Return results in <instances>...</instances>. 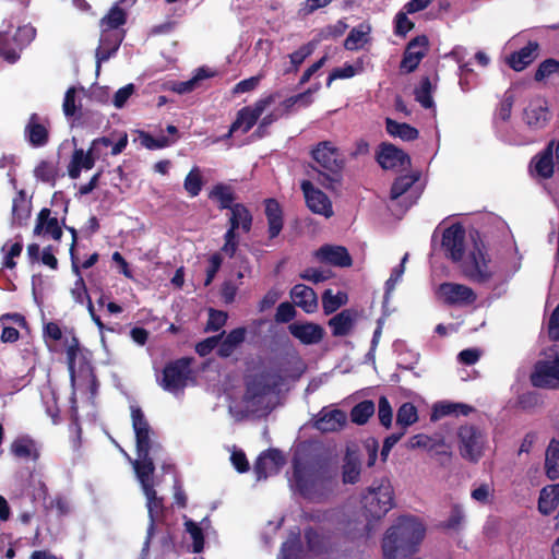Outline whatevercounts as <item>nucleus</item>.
<instances>
[{
    "label": "nucleus",
    "mask_w": 559,
    "mask_h": 559,
    "mask_svg": "<svg viewBox=\"0 0 559 559\" xmlns=\"http://www.w3.org/2000/svg\"><path fill=\"white\" fill-rule=\"evenodd\" d=\"M275 100L274 95L260 98L252 106H245L237 112L236 120L231 123L228 132L224 135V139H229L234 132L238 129H242V133H247L258 122L261 115L264 112L266 107L273 104Z\"/></svg>",
    "instance_id": "10"
},
{
    "label": "nucleus",
    "mask_w": 559,
    "mask_h": 559,
    "mask_svg": "<svg viewBox=\"0 0 559 559\" xmlns=\"http://www.w3.org/2000/svg\"><path fill=\"white\" fill-rule=\"evenodd\" d=\"M460 455L472 463H477L484 455L488 440L486 433L474 425H463L457 429Z\"/></svg>",
    "instance_id": "7"
},
{
    "label": "nucleus",
    "mask_w": 559,
    "mask_h": 559,
    "mask_svg": "<svg viewBox=\"0 0 559 559\" xmlns=\"http://www.w3.org/2000/svg\"><path fill=\"white\" fill-rule=\"evenodd\" d=\"M192 361V357H181L167 362L159 381L163 390L170 393L183 391L193 373L191 369Z\"/></svg>",
    "instance_id": "8"
},
{
    "label": "nucleus",
    "mask_w": 559,
    "mask_h": 559,
    "mask_svg": "<svg viewBox=\"0 0 559 559\" xmlns=\"http://www.w3.org/2000/svg\"><path fill=\"white\" fill-rule=\"evenodd\" d=\"M555 74L559 75V61L555 59H547L539 64L535 73V80L543 81Z\"/></svg>",
    "instance_id": "55"
},
{
    "label": "nucleus",
    "mask_w": 559,
    "mask_h": 559,
    "mask_svg": "<svg viewBox=\"0 0 559 559\" xmlns=\"http://www.w3.org/2000/svg\"><path fill=\"white\" fill-rule=\"evenodd\" d=\"M415 97L418 103L425 108H431L433 105L431 98V83L428 78H425L420 86L415 91Z\"/></svg>",
    "instance_id": "56"
},
{
    "label": "nucleus",
    "mask_w": 559,
    "mask_h": 559,
    "mask_svg": "<svg viewBox=\"0 0 559 559\" xmlns=\"http://www.w3.org/2000/svg\"><path fill=\"white\" fill-rule=\"evenodd\" d=\"M538 44L530 41L525 47L516 52H513L509 59V66L515 71H522L537 57Z\"/></svg>",
    "instance_id": "33"
},
{
    "label": "nucleus",
    "mask_w": 559,
    "mask_h": 559,
    "mask_svg": "<svg viewBox=\"0 0 559 559\" xmlns=\"http://www.w3.org/2000/svg\"><path fill=\"white\" fill-rule=\"evenodd\" d=\"M204 181L201 169L198 166L191 168L183 181V188L187 193L191 197H198L202 191Z\"/></svg>",
    "instance_id": "45"
},
{
    "label": "nucleus",
    "mask_w": 559,
    "mask_h": 559,
    "mask_svg": "<svg viewBox=\"0 0 559 559\" xmlns=\"http://www.w3.org/2000/svg\"><path fill=\"white\" fill-rule=\"evenodd\" d=\"M347 416L341 409L325 411L323 408L314 420V428L322 432H333L342 429L346 424Z\"/></svg>",
    "instance_id": "28"
},
{
    "label": "nucleus",
    "mask_w": 559,
    "mask_h": 559,
    "mask_svg": "<svg viewBox=\"0 0 559 559\" xmlns=\"http://www.w3.org/2000/svg\"><path fill=\"white\" fill-rule=\"evenodd\" d=\"M311 156L317 166H312L308 175L322 187L335 190L341 183L342 170L345 166V159L340 150L330 141H323L312 148Z\"/></svg>",
    "instance_id": "6"
},
{
    "label": "nucleus",
    "mask_w": 559,
    "mask_h": 559,
    "mask_svg": "<svg viewBox=\"0 0 559 559\" xmlns=\"http://www.w3.org/2000/svg\"><path fill=\"white\" fill-rule=\"evenodd\" d=\"M128 145V134L127 132H120L116 139L114 140V134L111 136H100L92 141L91 147L95 152L96 156L99 158L102 156L107 155V148L110 147V154L116 156L124 151Z\"/></svg>",
    "instance_id": "25"
},
{
    "label": "nucleus",
    "mask_w": 559,
    "mask_h": 559,
    "mask_svg": "<svg viewBox=\"0 0 559 559\" xmlns=\"http://www.w3.org/2000/svg\"><path fill=\"white\" fill-rule=\"evenodd\" d=\"M226 321V312L211 308L209 310V319L205 325V331H218L225 325Z\"/></svg>",
    "instance_id": "58"
},
{
    "label": "nucleus",
    "mask_w": 559,
    "mask_h": 559,
    "mask_svg": "<svg viewBox=\"0 0 559 559\" xmlns=\"http://www.w3.org/2000/svg\"><path fill=\"white\" fill-rule=\"evenodd\" d=\"M62 110L68 119H72V127H84L86 123V112L82 111V105H76V88L74 86L69 87L63 97Z\"/></svg>",
    "instance_id": "27"
},
{
    "label": "nucleus",
    "mask_w": 559,
    "mask_h": 559,
    "mask_svg": "<svg viewBox=\"0 0 559 559\" xmlns=\"http://www.w3.org/2000/svg\"><path fill=\"white\" fill-rule=\"evenodd\" d=\"M427 45V38L419 36L414 38L408 45L404 52L403 60L401 62V69L406 72L414 71L419 64L420 60L425 56V47Z\"/></svg>",
    "instance_id": "29"
},
{
    "label": "nucleus",
    "mask_w": 559,
    "mask_h": 559,
    "mask_svg": "<svg viewBox=\"0 0 559 559\" xmlns=\"http://www.w3.org/2000/svg\"><path fill=\"white\" fill-rule=\"evenodd\" d=\"M288 331L305 345L318 344L324 336V329L313 322H293L288 325Z\"/></svg>",
    "instance_id": "20"
},
{
    "label": "nucleus",
    "mask_w": 559,
    "mask_h": 559,
    "mask_svg": "<svg viewBox=\"0 0 559 559\" xmlns=\"http://www.w3.org/2000/svg\"><path fill=\"white\" fill-rule=\"evenodd\" d=\"M285 464V457L282 451L277 449H269L261 453L253 465L257 479H265L270 474H276Z\"/></svg>",
    "instance_id": "14"
},
{
    "label": "nucleus",
    "mask_w": 559,
    "mask_h": 559,
    "mask_svg": "<svg viewBox=\"0 0 559 559\" xmlns=\"http://www.w3.org/2000/svg\"><path fill=\"white\" fill-rule=\"evenodd\" d=\"M471 498L480 504H489L495 498V486L492 483H474L471 489Z\"/></svg>",
    "instance_id": "44"
},
{
    "label": "nucleus",
    "mask_w": 559,
    "mask_h": 559,
    "mask_svg": "<svg viewBox=\"0 0 559 559\" xmlns=\"http://www.w3.org/2000/svg\"><path fill=\"white\" fill-rule=\"evenodd\" d=\"M555 141L535 155L531 162V169L534 175L543 179H549L555 171L556 163L554 162Z\"/></svg>",
    "instance_id": "21"
},
{
    "label": "nucleus",
    "mask_w": 559,
    "mask_h": 559,
    "mask_svg": "<svg viewBox=\"0 0 559 559\" xmlns=\"http://www.w3.org/2000/svg\"><path fill=\"white\" fill-rule=\"evenodd\" d=\"M418 419L417 409L411 403H404L397 411L396 424L405 431V428L416 423Z\"/></svg>",
    "instance_id": "50"
},
{
    "label": "nucleus",
    "mask_w": 559,
    "mask_h": 559,
    "mask_svg": "<svg viewBox=\"0 0 559 559\" xmlns=\"http://www.w3.org/2000/svg\"><path fill=\"white\" fill-rule=\"evenodd\" d=\"M264 213L267 221V235L269 239H274L280 236L284 227V213L280 202L276 199L270 198L264 201Z\"/></svg>",
    "instance_id": "24"
},
{
    "label": "nucleus",
    "mask_w": 559,
    "mask_h": 559,
    "mask_svg": "<svg viewBox=\"0 0 559 559\" xmlns=\"http://www.w3.org/2000/svg\"><path fill=\"white\" fill-rule=\"evenodd\" d=\"M34 176L37 180L55 187L59 176L58 166L50 160H40L34 169Z\"/></svg>",
    "instance_id": "39"
},
{
    "label": "nucleus",
    "mask_w": 559,
    "mask_h": 559,
    "mask_svg": "<svg viewBox=\"0 0 559 559\" xmlns=\"http://www.w3.org/2000/svg\"><path fill=\"white\" fill-rule=\"evenodd\" d=\"M209 198L217 201L219 210H230L236 204V195L233 188L225 183L215 185Z\"/></svg>",
    "instance_id": "36"
},
{
    "label": "nucleus",
    "mask_w": 559,
    "mask_h": 559,
    "mask_svg": "<svg viewBox=\"0 0 559 559\" xmlns=\"http://www.w3.org/2000/svg\"><path fill=\"white\" fill-rule=\"evenodd\" d=\"M304 371L305 366L300 358L281 359L246 379L242 400L248 407L258 409L265 396L278 393L287 381L299 380Z\"/></svg>",
    "instance_id": "2"
},
{
    "label": "nucleus",
    "mask_w": 559,
    "mask_h": 559,
    "mask_svg": "<svg viewBox=\"0 0 559 559\" xmlns=\"http://www.w3.org/2000/svg\"><path fill=\"white\" fill-rule=\"evenodd\" d=\"M31 201L26 198L25 190H20L12 200L11 224L15 226L25 225L31 216Z\"/></svg>",
    "instance_id": "32"
},
{
    "label": "nucleus",
    "mask_w": 559,
    "mask_h": 559,
    "mask_svg": "<svg viewBox=\"0 0 559 559\" xmlns=\"http://www.w3.org/2000/svg\"><path fill=\"white\" fill-rule=\"evenodd\" d=\"M132 428L135 433V448L142 450L143 448H160L159 443L151 439L153 430L143 413L141 407L131 406Z\"/></svg>",
    "instance_id": "13"
},
{
    "label": "nucleus",
    "mask_w": 559,
    "mask_h": 559,
    "mask_svg": "<svg viewBox=\"0 0 559 559\" xmlns=\"http://www.w3.org/2000/svg\"><path fill=\"white\" fill-rule=\"evenodd\" d=\"M305 538L308 549L317 555L332 550V543L330 542V537L319 534V532L314 528H307L305 531Z\"/></svg>",
    "instance_id": "37"
},
{
    "label": "nucleus",
    "mask_w": 559,
    "mask_h": 559,
    "mask_svg": "<svg viewBox=\"0 0 559 559\" xmlns=\"http://www.w3.org/2000/svg\"><path fill=\"white\" fill-rule=\"evenodd\" d=\"M559 502V485H550L542 489L538 499V509L543 514H550Z\"/></svg>",
    "instance_id": "38"
},
{
    "label": "nucleus",
    "mask_w": 559,
    "mask_h": 559,
    "mask_svg": "<svg viewBox=\"0 0 559 559\" xmlns=\"http://www.w3.org/2000/svg\"><path fill=\"white\" fill-rule=\"evenodd\" d=\"M442 247L454 262H461L465 276L474 282H487L492 270L484 252V245L474 235L466 240L464 228L456 224L447 228L442 237Z\"/></svg>",
    "instance_id": "1"
},
{
    "label": "nucleus",
    "mask_w": 559,
    "mask_h": 559,
    "mask_svg": "<svg viewBox=\"0 0 559 559\" xmlns=\"http://www.w3.org/2000/svg\"><path fill=\"white\" fill-rule=\"evenodd\" d=\"M296 313L295 307L285 301L278 305L274 318L277 323H288L296 317Z\"/></svg>",
    "instance_id": "64"
},
{
    "label": "nucleus",
    "mask_w": 559,
    "mask_h": 559,
    "mask_svg": "<svg viewBox=\"0 0 559 559\" xmlns=\"http://www.w3.org/2000/svg\"><path fill=\"white\" fill-rule=\"evenodd\" d=\"M98 158L92 147H90L87 152H84L82 148L74 150L68 167L70 178H79L82 169H92L95 165V160Z\"/></svg>",
    "instance_id": "31"
},
{
    "label": "nucleus",
    "mask_w": 559,
    "mask_h": 559,
    "mask_svg": "<svg viewBox=\"0 0 559 559\" xmlns=\"http://www.w3.org/2000/svg\"><path fill=\"white\" fill-rule=\"evenodd\" d=\"M186 531L190 534L192 538V549L193 552L199 554L204 548V534L202 528L192 520H187L185 523Z\"/></svg>",
    "instance_id": "53"
},
{
    "label": "nucleus",
    "mask_w": 559,
    "mask_h": 559,
    "mask_svg": "<svg viewBox=\"0 0 559 559\" xmlns=\"http://www.w3.org/2000/svg\"><path fill=\"white\" fill-rule=\"evenodd\" d=\"M66 343H67L66 354H67L68 371H69L71 381L74 382L76 358L79 355L82 354L80 341L74 334H72L71 340L70 341L67 340Z\"/></svg>",
    "instance_id": "46"
},
{
    "label": "nucleus",
    "mask_w": 559,
    "mask_h": 559,
    "mask_svg": "<svg viewBox=\"0 0 559 559\" xmlns=\"http://www.w3.org/2000/svg\"><path fill=\"white\" fill-rule=\"evenodd\" d=\"M100 45L105 47H109L111 51L117 52L119 49L126 32L123 29L116 31V29H108V28H100Z\"/></svg>",
    "instance_id": "49"
},
{
    "label": "nucleus",
    "mask_w": 559,
    "mask_h": 559,
    "mask_svg": "<svg viewBox=\"0 0 559 559\" xmlns=\"http://www.w3.org/2000/svg\"><path fill=\"white\" fill-rule=\"evenodd\" d=\"M290 297L295 305L307 313H313L318 308L316 292L304 284H296L290 290Z\"/></svg>",
    "instance_id": "30"
},
{
    "label": "nucleus",
    "mask_w": 559,
    "mask_h": 559,
    "mask_svg": "<svg viewBox=\"0 0 559 559\" xmlns=\"http://www.w3.org/2000/svg\"><path fill=\"white\" fill-rule=\"evenodd\" d=\"M376 407L372 401H362L352 407V423L364 425L374 414Z\"/></svg>",
    "instance_id": "47"
},
{
    "label": "nucleus",
    "mask_w": 559,
    "mask_h": 559,
    "mask_svg": "<svg viewBox=\"0 0 559 559\" xmlns=\"http://www.w3.org/2000/svg\"><path fill=\"white\" fill-rule=\"evenodd\" d=\"M228 225H233L248 234L252 228L253 216L250 210L242 203H236L229 210Z\"/></svg>",
    "instance_id": "35"
},
{
    "label": "nucleus",
    "mask_w": 559,
    "mask_h": 559,
    "mask_svg": "<svg viewBox=\"0 0 559 559\" xmlns=\"http://www.w3.org/2000/svg\"><path fill=\"white\" fill-rule=\"evenodd\" d=\"M62 234V227L59 224L58 217L51 216L49 209H41L36 218L34 235L50 236L55 240H60Z\"/></svg>",
    "instance_id": "23"
},
{
    "label": "nucleus",
    "mask_w": 559,
    "mask_h": 559,
    "mask_svg": "<svg viewBox=\"0 0 559 559\" xmlns=\"http://www.w3.org/2000/svg\"><path fill=\"white\" fill-rule=\"evenodd\" d=\"M361 504L366 513V523L361 527L352 528V540L368 539L374 530V523L392 509L393 489L390 481L386 479L374 481L362 495Z\"/></svg>",
    "instance_id": "5"
},
{
    "label": "nucleus",
    "mask_w": 559,
    "mask_h": 559,
    "mask_svg": "<svg viewBox=\"0 0 559 559\" xmlns=\"http://www.w3.org/2000/svg\"><path fill=\"white\" fill-rule=\"evenodd\" d=\"M43 337L48 346L62 338V330L57 322L50 321L44 324Z\"/></svg>",
    "instance_id": "60"
},
{
    "label": "nucleus",
    "mask_w": 559,
    "mask_h": 559,
    "mask_svg": "<svg viewBox=\"0 0 559 559\" xmlns=\"http://www.w3.org/2000/svg\"><path fill=\"white\" fill-rule=\"evenodd\" d=\"M301 545L298 538L283 543L281 554L283 559H300Z\"/></svg>",
    "instance_id": "63"
},
{
    "label": "nucleus",
    "mask_w": 559,
    "mask_h": 559,
    "mask_svg": "<svg viewBox=\"0 0 559 559\" xmlns=\"http://www.w3.org/2000/svg\"><path fill=\"white\" fill-rule=\"evenodd\" d=\"M545 469L550 479L559 477V441H550L546 451Z\"/></svg>",
    "instance_id": "43"
},
{
    "label": "nucleus",
    "mask_w": 559,
    "mask_h": 559,
    "mask_svg": "<svg viewBox=\"0 0 559 559\" xmlns=\"http://www.w3.org/2000/svg\"><path fill=\"white\" fill-rule=\"evenodd\" d=\"M300 187L304 192L307 206L311 212L324 215L325 217H330L333 214L332 204L326 194L314 188L310 180H304Z\"/></svg>",
    "instance_id": "16"
},
{
    "label": "nucleus",
    "mask_w": 559,
    "mask_h": 559,
    "mask_svg": "<svg viewBox=\"0 0 559 559\" xmlns=\"http://www.w3.org/2000/svg\"><path fill=\"white\" fill-rule=\"evenodd\" d=\"M437 293L448 305L467 306L476 300L474 290L463 284L443 283Z\"/></svg>",
    "instance_id": "12"
},
{
    "label": "nucleus",
    "mask_w": 559,
    "mask_h": 559,
    "mask_svg": "<svg viewBox=\"0 0 559 559\" xmlns=\"http://www.w3.org/2000/svg\"><path fill=\"white\" fill-rule=\"evenodd\" d=\"M24 136L34 147L45 146L49 141V121L33 112L24 128Z\"/></svg>",
    "instance_id": "17"
},
{
    "label": "nucleus",
    "mask_w": 559,
    "mask_h": 559,
    "mask_svg": "<svg viewBox=\"0 0 559 559\" xmlns=\"http://www.w3.org/2000/svg\"><path fill=\"white\" fill-rule=\"evenodd\" d=\"M531 382L537 388H556L559 385V348H551L544 360L535 365Z\"/></svg>",
    "instance_id": "9"
},
{
    "label": "nucleus",
    "mask_w": 559,
    "mask_h": 559,
    "mask_svg": "<svg viewBox=\"0 0 559 559\" xmlns=\"http://www.w3.org/2000/svg\"><path fill=\"white\" fill-rule=\"evenodd\" d=\"M329 324L332 328L333 335L341 336L349 333V309H344L333 317Z\"/></svg>",
    "instance_id": "52"
},
{
    "label": "nucleus",
    "mask_w": 559,
    "mask_h": 559,
    "mask_svg": "<svg viewBox=\"0 0 559 559\" xmlns=\"http://www.w3.org/2000/svg\"><path fill=\"white\" fill-rule=\"evenodd\" d=\"M524 120L533 129H542L549 120L547 103L542 98L530 102L524 109Z\"/></svg>",
    "instance_id": "26"
},
{
    "label": "nucleus",
    "mask_w": 559,
    "mask_h": 559,
    "mask_svg": "<svg viewBox=\"0 0 559 559\" xmlns=\"http://www.w3.org/2000/svg\"><path fill=\"white\" fill-rule=\"evenodd\" d=\"M425 526L414 516L399 518L385 532L381 549L384 559H409L425 536Z\"/></svg>",
    "instance_id": "3"
},
{
    "label": "nucleus",
    "mask_w": 559,
    "mask_h": 559,
    "mask_svg": "<svg viewBox=\"0 0 559 559\" xmlns=\"http://www.w3.org/2000/svg\"><path fill=\"white\" fill-rule=\"evenodd\" d=\"M158 450H162V447L143 448L142 450L136 448L138 460L134 461L133 467L143 490H145L146 486H154L153 474L155 465L151 452L155 453Z\"/></svg>",
    "instance_id": "15"
},
{
    "label": "nucleus",
    "mask_w": 559,
    "mask_h": 559,
    "mask_svg": "<svg viewBox=\"0 0 559 559\" xmlns=\"http://www.w3.org/2000/svg\"><path fill=\"white\" fill-rule=\"evenodd\" d=\"M293 479L298 492L306 499H317L333 492L338 486V467L331 461L324 462L318 469L312 465L293 460Z\"/></svg>",
    "instance_id": "4"
},
{
    "label": "nucleus",
    "mask_w": 559,
    "mask_h": 559,
    "mask_svg": "<svg viewBox=\"0 0 559 559\" xmlns=\"http://www.w3.org/2000/svg\"><path fill=\"white\" fill-rule=\"evenodd\" d=\"M378 417L383 427L389 428L391 426L393 413L390 402L385 396L379 399Z\"/></svg>",
    "instance_id": "61"
},
{
    "label": "nucleus",
    "mask_w": 559,
    "mask_h": 559,
    "mask_svg": "<svg viewBox=\"0 0 559 559\" xmlns=\"http://www.w3.org/2000/svg\"><path fill=\"white\" fill-rule=\"evenodd\" d=\"M11 454L20 460L36 462L40 457V447L36 440L25 435L15 438L10 445Z\"/></svg>",
    "instance_id": "22"
},
{
    "label": "nucleus",
    "mask_w": 559,
    "mask_h": 559,
    "mask_svg": "<svg viewBox=\"0 0 559 559\" xmlns=\"http://www.w3.org/2000/svg\"><path fill=\"white\" fill-rule=\"evenodd\" d=\"M316 260L323 264L349 266V252L344 246L323 245L313 252Z\"/></svg>",
    "instance_id": "19"
},
{
    "label": "nucleus",
    "mask_w": 559,
    "mask_h": 559,
    "mask_svg": "<svg viewBox=\"0 0 559 559\" xmlns=\"http://www.w3.org/2000/svg\"><path fill=\"white\" fill-rule=\"evenodd\" d=\"M418 180L417 176L414 175H405L399 177L391 188L390 198L391 201L395 202L402 199V202L404 203L408 197H404L408 190L413 187V185Z\"/></svg>",
    "instance_id": "42"
},
{
    "label": "nucleus",
    "mask_w": 559,
    "mask_h": 559,
    "mask_svg": "<svg viewBox=\"0 0 559 559\" xmlns=\"http://www.w3.org/2000/svg\"><path fill=\"white\" fill-rule=\"evenodd\" d=\"M346 294H336L332 293V289H326L322 295V307L325 314H331L335 312L345 301Z\"/></svg>",
    "instance_id": "51"
},
{
    "label": "nucleus",
    "mask_w": 559,
    "mask_h": 559,
    "mask_svg": "<svg viewBox=\"0 0 559 559\" xmlns=\"http://www.w3.org/2000/svg\"><path fill=\"white\" fill-rule=\"evenodd\" d=\"M386 131L390 135L400 138L403 141H413L418 138V130L407 123L397 122L388 118Z\"/></svg>",
    "instance_id": "41"
},
{
    "label": "nucleus",
    "mask_w": 559,
    "mask_h": 559,
    "mask_svg": "<svg viewBox=\"0 0 559 559\" xmlns=\"http://www.w3.org/2000/svg\"><path fill=\"white\" fill-rule=\"evenodd\" d=\"M370 26L360 24L352 29V50L364 48L369 43Z\"/></svg>",
    "instance_id": "54"
},
{
    "label": "nucleus",
    "mask_w": 559,
    "mask_h": 559,
    "mask_svg": "<svg viewBox=\"0 0 559 559\" xmlns=\"http://www.w3.org/2000/svg\"><path fill=\"white\" fill-rule=\"evenodd\" d=\"M146 499H147V510H148V518L150 523L146 532V538L143 544L141 556L145 557L148 554L150 550V544L151 539L154 536L155 527H156V521H158L163 514H164V503L163 498L157 496L156 490L154 489V486H146L145 490H143Z\"/></svg>",
    "instance_id": "11"
},
{
    "label": "nucleus",
    "mask_w": 559,
    "mask_h": 559,
    "mask_svg": "<svg viewBox=\"0 0 559 559\" xmlns=\"http://www.w3.org/2000/svg\"><path fill=\"white\" fill-rule=\"evenodd\" d=\"M9 41V33H0V55L10 63H13L20 58V55L16 48L10 46Z\"/></svg>",
    "instance_id": "57"
},
{
    "label": "nucleus",
    "mask_w": 559,
    "mask_h": 559,
    "mask_svg": "<svg viewBox=\"0 0 559 559\" xmlns=\"http://www.w3.org/2000/svg\"><path fill=\"white\" fill-rule=\"evenodd\" d=\"M247 330L243 326L231 330L224 340L219 341L217 355L222 358L229 357L235 349L245 342Z\"/></svg>",
    "instance_id": "34"
},
{
    "label": "nucleus",
    "mask_w": 559,
    "mask_h": 559,
    "mask_svg": "<svg viewBox=\"0 0 559 559\" xmlns=\"http://www.w3.org/2000/svg\"><path fill=\"white\" fill-rule=\"evenodd\" d=\"M213 76V73L209 71V69L206 68H200L198 69L195 75L188 80V81H183V82H177L175 83L173 90L175 92H177L178 94H186V93H189L191 91H193L198 83L203 80V79H207V78H211Z\"/></svg>",
    "instance_id": "48"
},
{
    "label": "nucleus",
    "mask_w": 559,
    "mask_h": 559,
    "mask_svg": "<svg viewBox=\"0 0 559 559\" xmlns=\"http://www.w3.org/2000/svg\"><path fill=\"white\" fill-rule=\"evenodd\" d=\"M225 332L219 335H214L206 337L205 340L199 342L195 345V352L199 356L205 357L212 353V350L219 346V341L222 340Z\"/></svg>",
    "instance_id": "59"
},
{
    "label": "nucleus",
    "mask_w": 559,
    "mask_h": 559,
    "mask_svg": "<svg viewBox=\"0 0 559 559\" xmlns=\"http://www.w3.org/2000/svg\"><path fill=\"white\" fill-rule=\"evenodd\" d=\"M127 12L119 4L112 5L108 13L100 20V28L120 31L119 27L127 23Z\"/></svg>",
    "instance_id": "40"
},
{
    "label": "nucleus",
    "mask_w": 559,
    "mask_h": 559,
    "mask_svg": "<svg viewBox=\"0 0 559 559\" xmlns=\"http://www.w3.org/2000/svg\"><path fill=\"white\" fill-rule=\"evenodd\" d=\"M377 159L383 169L404 170L411 165L409 156L393 144H382Z\"/></svg>",
    "instance_id": "18"
},
{
    "label": "nucleus",
    "mask_w": 559,
    "mask_h": 559,
    "mask_svg": "<svg viewBox=\"0 0 559 559\" xmlns=\"http://www.w3.org/2000/svg\"><path fill=\"white\" fill-rule=\"evenodd\" d=\"M465 521V511L462 506L454 504L451 508L450 515L447 520L445 526L451 530H459L463 526Z\"/></svg>",
    "instance_id": "62"
}]
</instances>
